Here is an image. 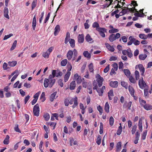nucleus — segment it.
<instances>
[{"label": "nucleus", "mask_w": 152, "mask_h": 152, "mask_svg": "<svg viewBox=\"0 0 152 152\" xmlns=\"http://www.w3.org/2000/svg\"><path fill=\"white\" fill-rule=\"evenodd\" d=\"M55 74V71H53L52 73V75H50L48 77V78H45L44 82V87L46 88L48 86L49 87L51 88L54 85L56 80L54 79Z\"/></svg>", "instance_id": "f257e3e1"}, {"label": "nucleus", "mask_w": 152, "mask_h": 152, "mask_svg": "<svg viewBox=\"0 0 152 152\" xmlns=\"http://www.w3.org/2000/svg\"><path fill=\"white\" fill-rule=\"evenodd\" d=\"M120 36L121 34L119 33H117L115 34H112L109 36L108 39L110 42H113L116 39L120 38Z\"/></svg>", "instance_id": "f03ea898"}, {"label": "nucleus", "mask_w": 152, "mask_h": 152, "mask_svg": "<svg viewBox=\"0 0 152 152\" xmlns=\"http://www.w3.org/2000/svg\"><path fill=\"white\" fill-rule=\"evenodd\" d=\"M96 81L98 83V86L101 87L102 85L103 82L104 81L103 78L101 77L99 74H97L96 75Z\"/></svg>", "instance_id": "7ed1b4c3"}, {"label": "nucleus", "mask_w": 152, "mask_h": 152, "mask_svg": "<svg viewBox=\"0 0 152 152\" xmlns=\"http://www.w3.org/2000/svg\"><path fill=\"white\" fill-rule=\"evenodd\" d=\"M33 112L34 115L37 116H38L39 115V104H36L34 106L33 108Z\"/></svg>", "instance_id": "20e7f679"}, {"label": "nucleus", "mask_w": 152, "mask_h": 152, "mask_svg": "<svg viewBox=\"0 0 152 152\" xmlns=\"http://www.w3.org/2000/svg\"><path fill=\"white\" fill-rule=\"evenodd\" d=\"M138 84L140 88L142 89H143L144 88H146L147 86V85L143 80V77H141V79L139 80Z\"/></svg>", "instance_id": "39448f33"}, {"label": "nucleus", "mask_w": 152, "mask_h": 152, "mask_svg": "<svg viewBox=\"0 0 152 152\" xmlns=\"http://www.w3.org/2000/svg\"><path fill=\"white\" fill-rule=\"evenodd\" d=\"M97 31L99 32L100 36L102 37H105V33L107 32V29L104 28H97Z\"/></svg>", "instance_id": "423d86ee"}, {"label": "nucleus", "mask_w": 152, "mask_h": 152, "mask_svg": "<svg viewBox=\"0 0 152 152\" xmlns=\"http://www.w3.org/2000/svg\"><path fill=\"white\" fill-rule=\"evenodd\" d=\"M105 87L104 86H103L101 88H97V89L96 90L98 93L99 95L100 96H102L103 95L104 90H105Z\"/></svg>", "instance_id": "0eeeda50"}, {"label": "nucleus", "mask_w": 152, "mask_h": 152, "mask_svg": "<svg viewBox=\"0 0 152 152\" xmlns=\"http://www.w3.org/2000/svg\"><path fill=\"white\" fill-rule=\"evenodd\" d=\"M132 102L129 101L128 103L126 102L123 104V107L125 108H128L129 110H130L131 108V107L132 106Z\"/></svg>", "instance_id": "6e6552de"}, {"label": "nucleus", "mask_w": 152, "mask_h": 152, "mask_svg": "<svg viewBox=\"0 0 152 152\" xmlns=\"http://www.w3.org/2000/svg\"><path fill=\"white\" fill-rule=\"evenodd\" d=\"M138 67L140 70V72L141 73V75L144 76L145 72V68L142 64H140L138 65Z\"/></svg>", "instance_id": "1a4fd4ad"}, {"label": "nucleus", "mask_w": 152, "mask_h": 152, "mask_svg": "<svg viewBox=\"0 0 152 152\" xmlns=\"http://www.w3.org/2000/svg\"><path fill=\"white\" fill-rule=\"evenodd\" d=\"M77 41L78 42L80 43H83L84 41V36L83 34H79L77 37Z\"/></svg>", "instance_id": "9d476101"}, {"label": "nucleus", "mask_w": 152, "mask_h": 152, "mask_svg": "<svg viewBox=\"0 0 152 152\" xmlns=\"http://www.w3.org/2000/svg\"><path fill=\"white\" fill-rule=\"evenodd\" d=\"M105 45L106 48L109 51L111 52H113L114 51L115 49L113 46H111L109 43H105Z\"/></svg>", "instance_id": "9b49d317"}, {"label": "nucleus", "mask_w": 152, "mask_h": 152, "mask_svg": "<svg viewBox=\"0 0 152 152\" xmlns=\"http://www.w3.org/2000/svg\"><path fill=\"white\" fill-rule=\"evenodd\" d=\"M69 142L70 146H72L73 144L74 145H77L78 144L76 140H75L74 139L73 137H71L69 138Z\"/></svg>", "instance_id": "f8f14e48"}, {"label": "nucleus", "mask_w": 152, "mask_h": 152, "mask_svg": "<svg viewBox=\"0 0 152 152\" xmlns=\"http://www.w3.org/2000/svg\"><path fill=\"white\" fill-rule=\"evenodd\" d=\"M135 39L134 37L130 36L129 38V41L128 42L127 45H131L133 43H134V41L135 40Z\"/></svg>", "instance_id": "ddd939ff"}, {"label": "nucleus", "mask_w": 152, "mask_h": 152, "mask_svg": "<svg viewBox=\"0 0 152 152\" xmlns=\"http://www.w3.org/2000/svg\"><path fill=\"white\" fill-rule=\"evenodd\" d=\"M9 10L8 9L7 7L4 8V15L5 17L7 18L8 19H10V17L8 15Z\"/></svg>", "instance_id": "4468645a"}, {"label": "nucleus", "mask_w": 152, "mask_h": 152, "mask_svg": "<svg viewBox=\"0 0 152 152\" xmlns=\"http://www.w3.org/2000/svg\"><path fill=\"white\" fill-rule=\"evenodd\" d=\"M54 34L55 36H56L58 34L60 30V26L58 25H57L54 28Z\"/></svg>", "instance_id": "2eb2a0df"}, {"label": "nucleus", "mask_w": 152, "mask_h": 152, "mask_svg": "<svg viewBox=\"0 0 152 152\" xmlns=\"http://www.w3.org/2000/svg\"><path fill=\"white\" fill-rule=\"evenodd\" d=\"M73 54V52L71 50H69L67 52L66 54V57L68 60H71L72 58V56Z\"/></svg>", "instance_id": "dca6fc26"}, {"label": "nucleus", "mask_w": 152, "mask_h": 152, "mask_svg": "<svg viewBox=\"0 0 152 152\" xmlns=\"http://www.w3.org/2000/svg\"><path fill=\"white\" fill-rule=\"evenodd\" d=\"M116 149L115 151L116 152H119L121 149V142H118L116 145Z\"/></svg>", "instance_id": "f3484780"}, {"label": "nucleus", "mask_w": 152, "mask_h": 152, "mask_svg": "<svg viewBox=\"0 0 152 152\" xmlns=\"http://www.w3.org/2000/svg\"><path fill=\"white\" fill-rule=\"evenodd\" d=\"M128 90L131 95L132 96H134V91L133 88L129 86L128 87Z\"/></svg>", "instance_id": "a211bd4d"}, {"label": "nucleus", "mask_w": 152, "mask_h": 152, "mask_svg": "<svg viewBox=\"0 0 152 152\" xmlns=\"http://www.w3.org/2000/svg\"><path fill=\"white\" fill-rule=\"evenodd\" d=\"M110 86L113 88H116L118 86V82L117 81H111L110 83Z\"/></svg>", "instance_id": "6ab92c4d"}, {"label": "nucleus", "mask_w": 152, "mask_h": 152, "mask_svg": "<svg viewBox=\"0 0 152 152\" xmlns=\"http://www.w3.org/2000/svg\"><path fill=\"white\" fill-rule=\"evenodd\" d=\"M76 86L75 81H72L70 84L69 88L71 90H74Z\"/></svg>", "instance_id": "aec40b11"}, {"label": "nucleus", "mask_w": 152, "mask_h": 152, "mask_svg": "<svg viewBox=\"0 0 152 152\" xmlns=\"http://www.w3.org/2000/svg\"><path fill=\"white\" fill-rule=\"evenodd\" d=\"M143 107L147 110H152V106L150 104H145V105L143 106Z\"/></svg>", "instance_id": "412c9836"}, {"label": "nucleus", "mask_w": 152, "mask_h": 152, "mask_svg": "<svg viewBox=\"0 0 152 152\" xmlns=\"http://www.w3.org/2000/svg\"><path fill=\"white\" fill-rule=\"evenodd\" d=\"M78 98L77 96H75L74 99V104L72 105V107L73 108H75L78 105Z\"/></svg>", "instance_id": "4be33fe9"}, {"label": "nucleus", "mask_w": 152, "mask_h": 152, "mask_svg": "<svg viewBox=\"0 0 152 152\" xmlns=\"http://www.w3.org/2000/svg\"><path fill=\"white\" fill-rule=\"evenodd\" d=\"M36 25V15H35L32 21V28L33 30H34L35 29Z\"/></svg>", "instance_id": "5701e85b"}, {"label": "nucleus", "mask_w": 152, "mask_h": 152, "mask_svg": "<svg viewBox=\"0 0 152 152\" xmlns=\"http://www.w3.org/2000/svg\"><path fill=\"white\" fill-rule=\"evenodd\" d=\"M138 126L139 129L140 130V131L142 132V121L141 118L139 119Z\"/></svg>", "instance_id": "b1692460"}, {"label": "nucleus", "mask_w": 152, "mask_h": 152, "mask_svg": "<svg viewBox=\"0 0 152 152\" xmlns=\"http://www.w3.org/2000/svg\"><path fill=\"white\" fill-rule=\"evenodd\" d=\"M70 75V72H67L64 77V81L65 82H66L68 80Z\"/></svg>", "instance_id": "393cba45"}, {"label": "nucleus", "mask_w": 152, "mask_h": 152, "mask_svg": "<svg viewBox=\"0 0 152 152\" xmlns=\"http://www.w3.org/2000/svg\"><path fill=\"white\" fill-rule=\"evenodd\" d=\"M83 54L85 57H86L87 58L90 59L91 57V54L89 53L87 51H85L83 52Z\"/></svg>", "instance_id": "a878e982"}, {"label": "nucleus", "mask_w": 152, "mask_h": 152, "mask_svg": "<svg viewBox=\"0 0 152 152\" xmlns=\"http://www.w3.org/2000/svg\"><path fill=\"white\" fill-rule=\"evenodd\" d=\"M53 71H55L54 77H58L59 76L61 77L63 73L62 72L59 71L58 73H56V71L55 70H53L52 71V73L53 72Z\"/></svg>", "instance_id": "bb28decb"}, {"label": "nucleus", "mask_w": 152, "mask_h": 152, "mask_svg": "<svg viewBox=\"0 0 152 152\" xmlns=\"http://www.w3.org/2000/svg\"><path fill=\"white\" fill-rule=\"evenodd\" d=\"M110 106L108 102H107L104 105V110L105 112L107 113L109 112Z\"/></svg>", "instance_id": "cd10ccee"}, {"label": "nucleus", "mask_w": 152, "mask_h": 152, "mask_svg": "<svg viewBox=\"0 0 152 152\" xmlns=\"http://www.w3.org/2000/svg\"><path fill=\"white\" fill-rule=\"evenodd\" d=\"M132 8H129L128 7H127V8L124 9L122 10V12L124 14L129 12H131V11H132Z\"/></svg>", "instance_id": "c85d7f7f"}, {"label": "nucleus", "mask_w": 152, "mask_h": 152, "mask_svg": "<svg viewBox=\"0 0 152 152\" xmlns=\"http://www.w3.org/2000/svg\"><path fill=\"white\" fill-rule=\"evenodd\" d=\"M140 38L144 40L146 39H147V35L144 34H140L139 35Z\"/></svg>", "instance_id": "c756f323"}, {"label": "nucleus", "mask_w": 152, "mask_h": 152, "mask_svg": "<svg viewBox=\"0 0 152 152\" xmlns=\"http://www.w3.org/2000/svg\"><path fill=\"white\" fill-rule=\"evenodd\" d=\"M69 43L71 47L73 48L75 47V40L74 39H70L69 41Z\"/></svg>", "instance_id": "7c9ffc66"}, {"label": "nucleus", "mask_w": 152, "mask_h": 152, "mask_svg": "<svg viewBox=\"0 0 152 152\" xmlns=\"http://www.w3.org/2000/svg\"><path fill=\"white\" fill-rule=\"evenodd\" d=\"M56 94H57V92H55L51 94V95L50 97V101H51V102H52L54 100V99H55V97L56 96Z\"/></svg>", "instance_id": "2f4dec72"}, {"label": "nucleus", "mask_w": 152, "mask_h": 152, "mask_svg": "<svg viewBox=\"0 0 152 152\" xmlns=\"http://www.w3.org/2000/svg\"><path fill=\"white\" fill-rule=\"evenodd\" d=\"M99 23L96 22H94L92 24V27L94 28H96V30H97V28H101L99 27Z\"/></svg>", "instance_id": "473e14b6"}, {"label": "nucleus", "mask_w": 152, "mask_h": 152, "mask_svg": "<svg viewBox=\"0 0 152 152\" xmlns=\"http://www.w3.org/2000/svg\"><path fill=\"white\" fill-rule=\"evenodd\" d=\"M88 68L89 69V70L90 71V72L94 73V66H93V64L91 63L88 66Z\"/></svg>", "instance_id": "72a5a7b5"}, {"label": "nucleus", "mask_w": 152, "mask_h": 152, "mask_svg": "<svg viewBox=\"0 0 152 152\" xmlns=\"http://www.w3.org/2000/svg\"><path fill=\"white\" fill-rule=\"evenodd\" d=\"M120 126H119L116 132L117 134L118 135H119L121 134L122 131V127L121 123L120 124Z\"/></svg>", "instance_id": "f704fd0d"}, {"label": "nucleus", "mask_w": 152, "mask_h": 152, "mask_svg": "<svg viewBox=\"0 0 152 152\" xmlns=\"http://www.w3.org/2000/svg\"><path fill=\"white\" fill-rule=\"evenodd\" d=\"M147 130H145L143 131L141 136V138L142 140H144L145 139L147 135Z\"/></svg>", "instance_id": "c9c22d12"}, {"label": "nucleus", "mask_w": 152, "mask_h": 152, "mask_svg": "<svg viewBox=\"0 0 152 152\" xmlns=\"http://www.w3.org/2000/svg\"><path fill=\"white\" fill-rule=\"evenodd\" d=\"M124 71L125 75H126L127 77H129L130 76L131 73L129 70L128 69H124Z\"/></svg>", "instance_id": "e433bc0d"}, {"label": "nucleus", "mask_w": 152, "mask_h": 152, "mask_svg": "<svg viewBox=\"0 0 152 152\" xmlns=\"http://www.w3.org/2000/svg\"><path fill=\"white\" fill-rule=\"evenodd\" d=\"M147 56L146 54H140L139 56V58L140 59L142 60H144L147 57Z\"/></svg>", "instance_id": "4c0bfd02"}, {"label": "nucleus", "mask_w": 152, "mask_h": 152, "mask_svg": "<svg viewBox=\"0 0 152 152\" xmlns=\"http://www.w3.org/2000/svg\"><path fill=\"white\" fill-rule=\"evenodd\" d=\"M101 136L100 135H98L97 136L96 143L98 144V145H99L101 144Z\"/></svg>", "instance_id": "58836bf2"}, {"label": "nucleus", "mask_w": 152, "mask_h": 152, "mask_svg": "<svg viewBox=\"0 0 152 152\" xmlns=\"http://www.w3.org/2000/svg\"><path fill=\"white\" fill-rule=\"evenodd\" d=\"M17 62L16 61H13L12 62H8L9 65L11 67H14L17 64Z\"/></svg>", "instance_id": "ea45409f"}, {"label": "nucleus", "mask_w": 152, "mask_h": 152, "mask_svg": "<svg viewBox=\"0 0 152 152\" xmlns=\"http://www.w3.org/2000/svg\"><path fill=\"white\" fill-rule=\"evenodd\" d=\"M85 39L88 42L91 41L92 40V39L88 34H87L86 36Z\"/></svg>", "instance_id": "a19ab883"}, {"label": "nucleus", "mask_w": 152, "mask_h": 152, "mask_svg": "<svg viewBox=\"0 0 152 152\" xmlns=\"http://www.w3.org/2000/svg\"><path fill=\"white\" fill-rule=\"evenodd\" d=\"M137 126L135 125L133 126L132 130V134H134L135 133L137 130Z\"/></svg>", "instance_id": "79ce46f5"}, {"label": "nucleus", "mask_w": 152, "mask_h": 152, "mask_svg": "<svg viewBox=\"0 0 152 152\" xmlns=\"http://www.w3.org/2000/svg\"><path fill=\"white\" fill-rule=\"evenodd\" d=\"M17 41L16 40H15L12 43V46L10 48V50H12L14 49L17 45Z\"/></svg>", "instance_id": "37998d69"}, {"label": "nucleus", "mask_w": 152, "mask_h": 152, "mask_svg": "<svg viewBox=\"0 0 152 152\" xmlns=\"http://www.w3.org/2000/svg\"><path fill=\"white\" fill-rule=\"evenodd\" d=\"M50 55L49 53H48V51H46L43 53L42 56L45 58H48Z\"/></svg>", "instance_id": "c03bdc74"}, {"label": "nucleus", "mask_w": 152, "mask_h": 152, "mask_svg": "<svg viewBox=\"0 0 152 152\" xmlns=\"http://www.w3.org/2000/svg\"><path fill=\"white\" fill-rule=\"evenodd\" d=\"M37 4V0H34L33 1L32 4H31V7H32V10H33V9L36 7Z\"/></svg>", "instance_id": "a18cd8bd"}, {"label": "nucleus", "mask_w": 152, "mask_h": 152, "mask_svg": "<svg viewBox=\"0 0 152 152\" xmlns=\"http://www.w3.org/2000/svg\"><path fill=\"white\" fill-rule=\"evenodd\" d=\"M119 30L118 29L113 28V29H111L109 30V32L110 33L113 34L115 33H116Z\"/></svg>", "instance_id": "49530a36"}, {"label": "nucleus", "mask_w": 152, "mask_h": 152, "mask_svg": "<svg viewBox=\"0 0 152 152\" xmlns=\"http://www.w3.org/2000/svg\"><path fill=\"white\" fill-rule=\"evenodd\" d=\"M135 76L136 80H138L140 78V75L139 72L138 71L136 70L135 72Z\"/></svg>", "instance_id": "de8ad7c7"}, {"label": "nucleus", "mask_w": 152, "mask_h": 152, "mask_svg": "<svg viewBox=\"0 0 152 152\" xmlns=\"http://www.w3.org/2000/svg\"><path fill=\"white\" fill-rule=\"evenodd\" d=\"M67 63V60L66 59H64L62 60L61 63V65L62 66H65L66 65Z\"/></svg>", "instance_id": "09e8293b"}, {"label": "nucleus", "mask_w": 152, "mask_h": 152, "mask_svg": "<svg viewBox=\"0 0 152 152\" xmlns=\"http://www.w3.org/2000/svg\"><path fill=\"white\" fill-rule=\"evenodd\" d=\"M114 123V119L113 117L111 116L110 117L109 119V124L110 125L112 126L113 125Z\"/></svg>", "instance_id": "8fccbe9b"}, {"label": "nucleus", "mask_w": 152, "mask_h": 152, "mask_svg": "<svg viewBox=\"0 0 152 152\" xmlns=\"http://www.w3.org/2000/svg\"><path fill=\"white\" fill-rule=\"evenodd\" d=\"M139 101L140 104L142 107H143V106L145 105V104H146V102L144 100L139 99Z\"/></svg>", "instance_id": "3c124183"}, {"label": "nucleus", "mask_w": 152, "mask_h": 152, "mask_svg": "<svg viewBox=\"0 0 152 152\" xmlns=\"http://www.w3.org/2000/svg\"><path fill=\"white\" fill-rule=\"evenodd\" d=\"M14 130L17 132H21V131L18 128V125L17 124H15L14 127Z\"/></svg>", "instance_id": "603ef678"}, {"label": "nucleus", "mask_w": 152, "mask_h": 152, "mask_svg": "<svg viewBox=\"0 0 152 152\" xmlns=\"http://www.w3.org/2000/svg\"><path fill=\"white\" fill-rule=\"evenodd\" d=\"M93 85L94 86L93 89L94 90H95L97 89L98 88V86L97 85V83L96 80H94L93 82Z\"/></svg>", "instance_id": "864d4df0"}, {"label": "nucleus", "mask_w": 152, "mask_h": 152, "mask_svg": "<svg viewBox=\"0 0 152 152\" xmlns=\"http://www.w3.org/2000/svg\"><path fill=\"white\" fill-rule=\"evenodd\" d=\"M129 80L130 81L133 83H136V81L134 78L132 76L129 77Z\"/></svg>", "instance_id": "5fc2aeb1"}, {"label": "nucleus", "mask_w": 152, "mask_h": 152, "mask_svg": "<svg viewBox=\"0 0 152 152\" xmlns=\"http://www.w3.org/2000/svg\"><path fill=\"white\" fill-rule=\"evenodd\" d=\"M127 55L128 56L129 58H131L133 56V54L132 53V51L130 48L128 49Z\"/></svg>", "instance_id": "6e6d98bb"}, {"label": "nucleus", "mask_w": 152, "mask_h": 152, "mask_svg": "<svg viewBox=\"0 0 152 152\" xmlns=\"http://www.w3.org/2000/svg\"><path fill=\"white\" fill-rule=\"evenodd\" d=\"M72 68V67L71 64L68 63L67 66V72H70V71L71 70Z\"/></svg>", "instance_id": "4d7b16f0"}, {"label": "nucleus", "mask_w": 152, "mask_h": 152, "mask_svg": "<svg viewBox=\"0 0 152 152\" xmlns=\"http://www.w3.org/2000/svg\"><path fill=\"white\" fill-rule=\"evenodd\" d=\"M121 85L123 87H124L126 89H127L128 85L127 83H126L124 81H122L121 82Z\"/></svg>", "instance_id": "13d9d810"}, {"label": "nucleus", "mask_w": 152, "mask_h": 152, "mask_svg": "<svg viewBox=\"0 0 152 152\" xmlns=\"http://www.w3.org/2000/svg\"><path fill=\"white\" fill-rule=\"evenodd\" d=\"M97 109L99 112L100 114L102 115L103 113V109L102 107L100 105H99L97 107Z\"/></svg>", "instance_id": "bf43d9fd"}, {"label": "nucleus", "mask_w": 152, "mask_h": 152, "mask_svg": "<svg viewBox=\"0 0 152 152\" xmlns=\"http://www.w3.org/2000/svg\"><path fill=\"white\" fill-rule=\"evenodd\" d=\"M50 115L48 113H46L44 115V117L46 121L48 120L50 118Z\"/></svg>", "instance_id": "052dcab7"}, {"label": "nucleus", "mask_w": 152, "mask_h": 152, "mask_svg": "<svg viewBox=\"0 0 152 152\" xmlns=\"http://www.w3.org/2000/svg\"><path fill=\"white\" fill-rule=\"evenodd\" d=\"M13 34H10L9 35H6L4 36V38L3 39L4 40H6L7 39H8L9 38H10V37L12 36H13Z\"/></svg>", "instance_id": "680f3d73"}, {"label": "nucleus", "mask_w": 152, "mask_h": 152, "mask_svg": "<svg viewBox=\"0 0 152 152\" xmlns=\"http://www.w3.org/2000/svg\"><path fill=\"white\" fill-rule=\"evenodd\" d=\"M58 84L61 87L63 86V83L62 82V80L61 79H59L58 81Z\"/></svg>", "instance_id": "e2e57ef3"}, {"label": "nucleus", "mask_w": 152, "mask_h": 152, "mask_svg": "<svg viewBox=\"0 0 152 152\" xmlns=\"http://www.w3.org/2000/svg\"><path fill=\"white\" fill-rule=\"evenodd\" d=\"M49 124L51 126H53V129H54L56 127V123H54L53 122H51L50 123H49Z\"/></svg>", "instance_id": "0e129e2a"}, {"label": "nucleus", "mask_w": 152, "mask_h": 152, "mask_svg": "<svg viewBox=\"0 0 152 152\" xmlns=\"http://www.w3.org/2000/svg\"><path fill=\"white\" fill-rule=\"evenodd\" d=\"M40 94L39 92H38L36 93L34 96L33 97L34 99L37 100L38 99V98Z\"/></svg>", "instance_id": "69168bd1"}, {"label": "nucleus", "mask_w": 152, "mask_h": 152, "mask_svg": "<svg viewBox=\"0 0 152 152\" xmlns=\"http://www.w3.org/2000/svg\"><path fill=\"white\" fill-rule=\"evenodd\" d=\"M108 96H114L113 91V90H110L108 93Z\"/></svg>", "instance_id": "338daca9"}, {"label": "nucleus", "mask_w": 152, "mask_h": 152, "mask_svg": "<svg viewBox=\"0 0 152 152\" xmlns=\"http://www.w3.org/2000/svg\"><path fill=\"white\" fill-rule=\"evenodd\" d=\"M113 65L114 69V70H115V71H116L118 69V64L116 63H114L113 64Z\"/></svg>", "instance_id": "774afa93"}]
</instances>
